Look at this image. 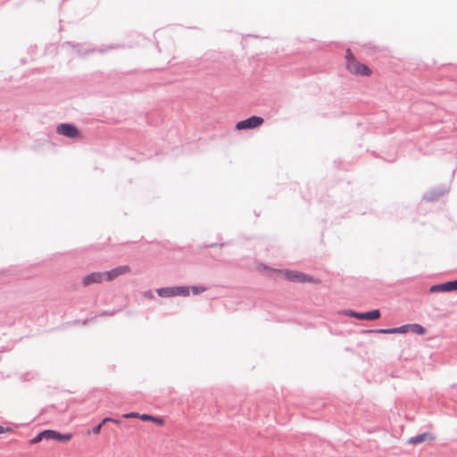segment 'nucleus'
<instances>
[{"instance_id":"f257e3e1","label":"nucleus","mask_w":457,"mask_h":457,"mask_svg":"<svg viewBox=\"0 0 457 457\" xmlns=\"http://www.w3.org/2000/svg\"><path fill=\"white\" fill-rule=\"evenodd\" d=\"M273 271L283 275L285 279H287V281H291V282H297V283H306V282L317 283V282H319L318 279H315L313 277H312L304 272H302V271H296V270H287V269H285V270L274 269Z\"/></svg>"},{"instance_id":"f03ea898","label":"nucleus","mask_w":457,"mask_h":457,"mask_svg":"<svg viewBox=\"0 0 457 457\" xmlns=\"http://www.w3.org/2000/svg\"><path fill=\"white\" fill-rule=\"evenodd\" d=\"M264 119L262 117L252 115L245 120L237 121L236 124V129L237 130L253 129L262 125Z\"/></svg>"},{"instance_id":"7ed1b4c3","label":"nucleus","mask_w":457,"mask_h":457,"mask_svg":"<svg viewBox=\"0 0 457 457\" xmlns=\"http://www.w3.org/2000/svg\"><path fill=\"white\" fill-rule=\"evenodd\" d=\"M56 132L71 139L81 137L79 129L72 123H61L57 126Z\"/></svg>"},{"instance_id":"20e7f679","label":"nucleus","mask_w":457,"mask_h":457,"mask_svg":"<svg viewBox=\"0 0 457 457\" xmlns=\"http://www.w3.org/2000/svg\"><path fill=\"white\" fill-rule=\"evenodd\" d=\"M345 313L353 318L360 320H375L380 318L381 313L378 309L371 310L364 312H358L353 310H347Z\"/></svg>"},{"instance_id":"39448f33","label":"nucleus","mask_w":457,"mask_h":457,"mask_svg":"<svg viewBox=\"0 0 457 457\" xmlns=\"http://www.w3.org/2000/svg\"><path fill=\"white\" fill-rule=\"evenodd\" d=\"M449 191L446 186H438L430 188L423 195V200L426 202H436Z\"/></svg>"},{"instance_id":"423d86ee","label":"nucleus","mask_w":457,"mask_h":457,"mask_svg":"<svg viewBox=\"0 0 457 457\" xmlns=\"http://www.w3.org/2000/svg\"><path fill=\"white\" fill-rule=\"evenodd\" d=\"M457 291V279L433 285L429 287L430 293Z\"/></svg>"},{"instance_id":"0eeeda50","label":"nucleus","mask_w":457,"mask_h":457,"mask_svg":"<svg viewBox=\"0 0 457 457\" xmlns=\"http://www.w3.org/2000/svg\"><path fill=\"white\" fill-rule=\"evenodd\" d=\"M130 270L129 266L128 265H122L118 266L116 268L112 269L111 270L103 272L104 277H105V279L107 281H112L120 275L125 274Z\"/></svg>"},{"instance_id":"6e6552de","label":"nucleus","mask_w":457,"mask_h":457,"mask_svg":"<svg viewBox=\"0 0 457 457\" xmlns=\"http://www.w3.org/2000/svg\"><path fill=\"white\" fill-rule=\"evenodd\" d=\"M72 438V434L71 433H60L56 430L48 429V439L47 440H54L58 442H67Z\"/></svg>"},{"instance_id":"1a4fd4ad","label":"nucleus","mask_w":457,"mask_h":457,"mask_svg":"<svg viewBox=\"0 0 457 457\" xmlns=\"http://www.w3.org/2000/svg\"><path fill=\"white\" fill-rule=\"evenodd\" d=\"M103 272H92L83 278L82 284L83 286L87 287L93 283H100L103 280Z\"/></svg>"},{"instance_id":"9d476101","label":"nucleus","mask_w":457,"mask_h":457,"mask_svg":"<svg viewBox=\"0 0 457 457\" xmlns=\"http://www.w3.org/2000/svg\"><path fill=\"white\" fill-rule=\"evenodd\" d=\"M369 333H378V334H403L406 333V326L403 325L397 328H378V329H370L368 331Z\"/></svg>"},{"instance_id":"9b49d317","label":"nucleus","mask_w":457,"mask_h":457,"mask_svg":"<svg viewBox=\"0 0 457 457\" xmlns=\"http://www.w3.org/2000/svg\"><path fill=\"white\" fill-rule=\"evenodd\" d=\"M64 45L71 46L72 48L76 49L79 55H86L96 51L95 48L86 47L84 44H73L71 42H65Z\"/></svg>"},{"instance_id":"f8f14e48","label":"nucleus","mask_w":457,"mask_h":457,"mask_svg":"<svg viewBox=\"0 0 457 457\" xmlns=\"http://www.w3.org/2000/svg\"><path fill=\"white\" fill-rule=\"evenodd\" d=\"M428 437H429L430 440L434 439V437L428 432H424V433L419 434L415 436L410 437L408 439V444L418 445V444L424 442Z\"/></svg>"},{"instance_id":"ddd939ff","label":"nucleus","mask_w":457,"mask_h":457,"mask_svg":"<svg viewBox=\"0 0 457 457\" xmlns=\"http://www.w3.org/2000/svg\"><path fill=\"white\" fill-rule=\"evenodd\" d=\"M406 326V332L411 331L417 335H424L426 333V328L418 323H412V324H405Z\"/></svg>"},{"instance_id":"4468645a","label":"nucleus","mask_w":457,"mask_h":457,"mask_svg":"<svg viewBox=\"0 0 457 457\" xmlns=\"http://www.w3.org/2000/svg\"><path fill=\"white\" fill-rule=\"evenodd\" d=\"M156 293L161 297H173V287H161L156 290Z\"/></svg>"},{"instance_id":"2eb2a0df","label":"nucleus","mask_w":457,"mask_h":457,"mask_svg":"<svg viewBox=\"0 0 457 457\" xmlns=\"http://www.w3.org/2000/svg\"><path fill=\"white\" fill-rule=\"evenodd\" d=\"M189 287L180 286V287H173L174 296L182 295L188 296L189 295Z\"/></svg>"},{"instance_id":"dca6fc26","label":"nucleus","mask_w":457,"mask_h":457,"mask_svg":"<svg viewBox=\"0 0 457 457\" xmlns=\"http://www.w3.org/2000/svg\"><path fill=\"white\" fill-rule=\"evenodd\" d=\"M43 439H46V440L48 439V429L39 432L36 436H34L30 440V444L31 445L37 444V443L41 442Z\"/></svg>"},{"instance_id":"f3484780","label":"nucleus","mask_w":457,"mask_h":457,"mask_svg":"<svg viewBox=\"0 0 457 457\" xmlns=\"http://www.w3.org/2000/svg\"><path fill=\"white\" fill-rule=\"evenodd\" d=\"M361 63L359 62L356 58H353L352 61L348 62L347 65H346V68L347 70L352 72V73H354L355 74V70H359V66L361 65Z\"/></svg>"},{"instance_id":"a211bd4d","label":"nucleus","mask_w":457,"mask_h":457,"mask_svg":"<svg viewBox=\"0 0 457 457\" xmlns=\"http://www.w3.org/2000/svg\"><path fill=\"white\" fill-rule=\"evenodd\" d=\"M370 73V69L363 63L359 66V70H355V74L357 75L369 76Z\"/></svg>"},{"instance_id":"6ab92c4d","label":"nucleus","mask_w":457,"mask_h":457,"mask_svg":"<svg viewBox=\"0 0 457 457\" xmlns=\"http://www.w3.org/2000/svg\"><path fill=\"white\" fill-rule=\"evenodd\" d=\"M193 295H199L206 290L205 287L203 286H194L191 287Z\"/></svg>"},{"instance_id":"aec40b11","label":"nucleus","mask_w":457,"mask_h":457,"mask_svg":"<svg viewBox=\"0 0 457 457\" xmlns=\"http://www.w3.org/2000/svg\"><path fill=\"white\" fill-rule=\"evenodd\" d=\"M107 422H112V423H115V424H120L121 421L120 420H116V419L110 418V417H106V418L103 419L102 424H106Z\"/></svg>"},{"instance_id":"412c9836","label":"nucleus","mask_w":457,"mask_h":457,"mask_svg":"<svg viewBox=\"0 0 457 457\" xmlns=\"http://www.w3.org/2000/svg\"><path fill=\"white\" fill-rule=\"evenodd\" d=\"M138 418L143 420V421H149L151 420H154V416L153 415H150V414H146V413H144V414H139Z\"/></svg>"},{"instance_id":"4be33fe9","label":"nucleus","mask_w":457,"mask_h":457,"mask_svg":"<svg viewBox=\"0 0 457 457\" xmlns=\"http://www.w3.org/2000/svg\"><path fill=\"white\" fill-rule=\"evenodd\" d=\"M353 58H355L351 50L348 48L345 52V62L346 64L348 62L352 61Z\"/></svg>"},{"instance_id":"5701e85b","label":"nucleus","mask_w":457,"mask_h":457,"mask_svg":"<svg viewBox=\"0 0 457 457\" xmlns=\"http://www.w3.org/2000/svg\"><path fill=\"white\" fill-rule=\"evenodd\" d=\"M104 424H102V421L97 424L96 426H95L93 428H92V433L93 434H99L101 429H102V427H103Z\"/></svg>"},{"instance_id":"b1692460","label":"nucleus","mask_w":457,"mask_h":457,"mask_svg":"<svg viewBox=\"0 0 457 457\" xmlns=\"http://www.w3.org/2000/svg\"><path fill=\"white\" fill-rule=\"evenodd\" d=\"M151 421H154V423H156L158 425H162L163 424V420L161 417L154 416V420H151Z\"/></svg>"},{"instance_id":"393cba45","label":"nucleus","mask_w":457,"mask_h":457,"mask_svg":"<svg viewBox=\"0 0 457 457\" xmlns=\"http://www.w3.org/2000/svg\"><path fill=\"white\" fill-rule=\"evenodd\" d=\"M144 296L146 297V298H154V294L151 290H148V291H145L144 293Z\"/></svg>"},{"instance_id":"a878e982","label":"nucleus","mask_w":457,"mask_h":457,"mask_svg":"<svg viewBox=\"0 0 457 457\" xmlns=\"http://www.w3.org/2000/svg\"><path fill=\"white\" fill-rule=\"evenodd\" d=\"M138 416H139V414L137 412H129V413L123 415L124 418L138 417Z\"/></svg>"},{"instance_id":"bb28decb","label":"nucleus","mask_w":457,"mask_h":457,"mask_svg":"<svg viewBox=\"0 0 457 457\" xmlns=\"http://www.w3.org/2000/svg\"><path fill=\"white\" fill-rule=\"evenodd\" d=\"M6 431H11V428H8V427H3V426L0 425V434H3L4 432H6Z\"/></svg>"},{"instance_id":"cd10ccee","label":"nucleus","mask_w":457,"mask_h":457,"mask_svg":"<svg viewBox=\"0 0 457 457\" xmlns=\"http://www.w3.org/2000/svg\"><path fill=\"white\" fill-rule=\"evenodd\" d=\"M215 245L214 244H211V245H205V247L209 248V247H214Z\"/></svg>"}]
</instances>
